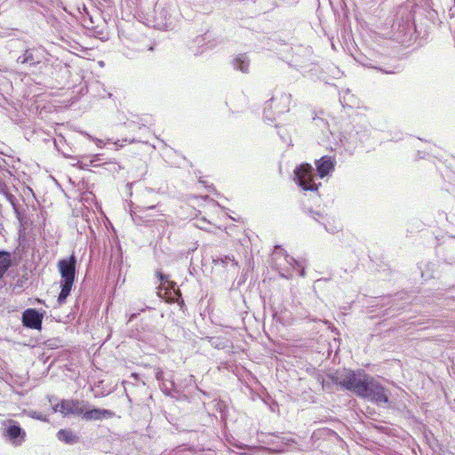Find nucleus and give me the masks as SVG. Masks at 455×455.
<instances>
[{
	"mask_svg": "<svg viewBox=\"0 0 455 455\" xmlns=\"http://www.w3.org/2000/svg\"><path fill=\"white\" fill-rule=\"evenodd\" d=\"M337 383L377 404L387 403L389 392L373 377L363 372L347 371L340 377L336 378Z\"/></svg>",
	"mask_w": 455,
	"mask_h": 455,
	"instance_id": "1",
	"label": "nucleus"
},
{
	"mask_svg": "<svg viewBox=\"0 0 455 455\" xmlns=\"http://www.w3.org/2000/svg\"><path fill=\"white\" fill-rule=\"evenodd\" d=\"M314 168L308 164H302L294 171L297 184L305 191H316L317 184L314 181Z\"/></svg>",
	"mask_w": 455,
	"mask_h": 455,
	"instance_id": "2",
	"label": "nucleus"
},
{
	"mask_svg": "<svg viewBox=\"0 0 455 455\" xmlns=\"http://www.w3.org/2000/svg\"><path fill=\"white\" fill-rule=\"evenodd\" d=\"M53 411L60 412L62 416L68 415L83 416L86 409L84 401L75 399H63L52 407Z\"/></svg>",
	"mask_w": 455,
	"mask_h": 455,
	"instance_id": "3",
	"label": "nucleus"
},
{
	"mask_svg": "<svg viewBox=\"0 0 455 455\" xmlns=\"http://www.w3.org/2000/svg\"><path fill=\"white\" fill-rule=\"evenodd\" d=\"M76 259L74 254L67 259H61L58 262L59 272L61 276V283H74L76 276Z\"/></svg>",
	"mask_w": 455,
	"mask_h": 455,
	"instance_id": "4",
	"label": "nucleus"
},
{
	"mask_svg": "<svg viewBox=\"0 0 455 455\" xmlns=\"http://www.w3.org/2000/svg\"><path fill=\"white\" fill-rule=\"evenodd\" d=\"M283 258V260L292 267V269L298 270L300 276L305 275V269L301 264L297 261L294 258L289 256L284 249L276 245L273 251L272 262L277 269L281 268V263H278V259Z\"/></svg>",
	"mask_w": 455,
	"mask_h": 455,
	"instance_id": "5",
	"label": "nucleus"
},
{
	"mask_svg": "<svg viewBox=\"0 0 455 455\" xmlns=\"http://www.w3.org/2000/svg\"><path fill=\"white\" fill-rule=\"evenodd\" d=\"M42 321L43 315L35 308L26 309L22 314L23 325L28 328L40 330Z\"/></svg>",
	"mask_w": 455,
	"mask_h": 455,
	"instance_id": "6",
	"label": "nucleus"
},
{
	"mask_svg": "<svg viewBox=\"0 0 455 455\" xmlns=\"http://www.w3.org/2000/svg\"><path fill=\"white\" fill-rule=\"evenodd\" d=\"M4 435L12 444L20 445L25 440L26 433L20 426L12 424L4 429Z\"/></svg>",
	"mask_w": 455,
	"mask_h": 455,
	"instance_id": "7",
	"label": "nucleus"
},
{
	"mask_svg": "<svg viewBox=\"0 0 455 455\" xmlns=\"http://www.w3.org/2000/svg\"><path fill=\"white\" fill-rule=\"evenodd\" d=\"M270 102V107H274L278 114L285 113L290 109L291 95L290 93L282 92L280 95L273 97Z\"/></svg>",
	"mask_w": 455,
	"mask_h": 455,
	"instance_id": "8",
	"label": "nucleus"
},
{
	"mask_svg": "<svg viewBox=\"0 0 455 455\" xmlns=\"http://www.w3.org/2000/svg\"><path fill=\"white\" fill-rule=\"evenodd\" d=\"M335 164V158L328 156H322L319 160H316L315 165L320 178H324L331 173L334 170Z\"/></svg>",
	"mask_w": 455,
	"mask_h": 455,
	"instance_id": "9",
	"label": "nucleus"
},
{
	"mask_svg": "<svg viewBox=\"0 0 455 455\" xmlns=\"http://www.w3.org/2000/svg\"><path fill=\"white\" fill-rule=\"evenodd\" d=\"M115 415V413L107 409H91L87 410V408L84 410L83 418L86 420H100L103 419H110Z\"/></svg>",
	"mask_w": 455,
	"mask_h": 455,
	"instance_id": "10",
	"label": "nucleus"
},
{
	"mask_svg": "<svg viewBox=\"0 0 455 455\" xmlns=\"http://www.w3.org/2000/svg\"><path fill=\"white\" fill-rule=\"evenodd\" d=\"M12 266V253L6 251H0V279Z\"/></svg>",
	"mask_w": 455,
	"mask_h": 455,
	"instance_id": "11",
	"label": "nucleus"
},
{
	"mask_svg": "<svg viewBox=\"0 0 455 455\" xmlns=\"http://www.w3.org/2000/svg\"><path fill=\"white\" fill-rule=\"evenodd\" d=\"M250 60L245 54H239L234 60V68L243 73L249 71Z\"/></svg>",
	"mask_w": 455,
	"mask_h": 455,
	"instance_id": "12",
	"label": "nucleus"
},
{
	"mask_svg": "<svg viewBox=\"0 0 455 455\" xmlns=\"http://www.w3.org/2000/svg\"><path fill=\"white\" fill-rule=\"evenodd\" d=\"M57 437L60 441H62L68 444L76 443L78 437L73 434L71 430L61 429L57 433Z\"/></svg>",
	"mask_w": 455,
	"mask_h": 455,
	"instance_id": "13",
	"label": "nucleus"
},
{
	"mask_svg": "<svg viewBox=\"0 0 455 455\" xmlns=\"http://www.w3.org/2000/svg\"><path fill=\"white\" fill-rule=\"evenodd\" d=\"M123 263V255L121 248L118 247L113 250L110 257V267L113 270H119Z\"/></svg>",
	"mask_w": 455,
	"mask_h": 455,
	"instance_id": "14",
	"label": "nucleus"
},
{
	"mask_svg": "<svg viewBox=\"0 0 455 455\" xmlns=\"http://www.w3.org/2000/svg\"><path fill=\"white\" fill-rule=\"evenodd\" d=\"M72 286H73V283L60 282L61 291L58 296V302L60 305L66 302V299L69 296L70 291L72 290Z\"/></svg>",
	"mask_w": 455,
	"mask_h": 455,
	"instance_id": "15",
	"label": "nucleus"
},
{
	"mask_svg": "<svg viewBox=\"0 0 455 455\" xmlns=\"http://www.w3.org/2000/svg\"><path fill=\"white\" fill-rule=\"evenodd\" d=\"M0 194L4 196V197L7 199L9 203H11L12 205L15 204V196L9 193L7 186L5 182L0 178Z\"/></svg>",
	"mask_w": 455,
	"mask_h": 455,
	"instance_id": "16",
	"label": "nucleus"
},
{
	"mask_svg": "<svg viewBox=\"0 0 455 455\" xmlns=\"http://www.w3.org/2000/svg\"><path fill=\"white\" fill-rule=\"evenodd\" d=\"M25 57H26V64L29 66H34L37 63H39V60L35 57L34 52L31 49L25 51Z\"/></svg>",
	"mask_w": 455,
	"mask_h": 455,
	"instance_id": "17",
	"label": "nucleus"
},
{
	"mask_svg": "<svg viewBox=\"0 0 455 455\" xmlns=\"http://www.w3.org/2000/svg\"><path fill=\"white\" fill-rule=\"evenodd\" d=\"M323 226L324 227V229L330 234L338 233L341 229L340 226L331 223L330 221V218L326 222L323 223Z\"/></svg>",
	"mask_w": 455,
	"mask_h": 455,
	"instance_id": "18",
	"label": "nucleus"
},
{
	"mask_svg": "<svg viewBox=\"0 0 455 455\" xmlns=\"http://www.w3.org/2000/svg\"><path fill=\"white\" fill-rule=\"evenodd\" d=\"M309 214L312 219H314L315 221L322 225L323 223L326 222L329 219V217H327L326 215H323V213L315 211H310Z\"/></svg>",
	"mask_w": 455,
	"mask_h": 455,
	"instance_id": "19",
	"label": "nucleus"
},
{
	"mask_svg": "<svg viewBox=\"0 0 455 455\" xmlns=\"http://www.w3.org/2000/svg\"><path fill=\"white\" fill-rule=\"evenodd\" d=\"M275 438L277 440L276 443H280L281 445L279 446L278 449H276L277 451H284V446L285 445H288L290 440L289 439H285L284 437H280V436H275Z\"/></svg>",
	"mask_w": 455,
	"mask_h": 455,
	"instance_id": "20",
	"label": "nucleus"
},
{
	"mask_svg": "<svg viewBox=\"0 0 455 455\" xmlns=\"http://www.w3.org/2000/svg\"><path fill=\"white\" fill-rule=\"evenodd\" d=\"M214 262L216 263H221V264H227L228 262L229 261H233V259H231L230 256H223V257H219L217 258L216 259L213 260Z\"/></svg>",
	"mask_w": 455,
	"mask_h": 455,
	"instance_id": "21",
	"label": "nucleus"
},
{
	"mask_svg": "<svg viewBox=\"0 0 455 455\" xmlns=\"http://www.w3.org/2000/svg\"><path fill=\"white\" fill-rule=\"evenodd\" d=\"M29 415L33 419H40V420H43V421H46L47 420L45 416H44L42 413H39V412H36V411H31L29 413Z\"/></svg>",
	"mask_w": 455,
	"mask_h": 455,
	"instance_id": "22",
	"label": "nucleus"
},
{
	"mask_svg": "<svg viewBox=\"0 0 455 455\" xmlns=\"http://www.w3.org/2000/svg\"><path fill=\"white\" fill-rule=\"evenodd\" d=\"M155 374H156V378L157 380H159V381H164V371L161 369L157 368L156 370V373Z\"/></svg>",
	"mask_w": 455,
	"mask_h": 455,
	"instance_id": "23",
	"label": "nucleus"
},
{
	"mask_svg": "<svg viewBox=\"0 0 455 455\" xmlns=\"http://www.w3.org/2000/svg\"><path fill=\"white\" fill-rule=\"evenodd\" d=\"M17 62L20 64H26L25 52L17 58Z\"/></svg>",
	"mask_w": 455,
	"mask_h": 455,
	"instance_id": "24",
	"label": "nucleus"
},
{
	"mask_svg": "<svg viewBox=\"0 0 455 455\" xmlns=\"http://www.w3.org/2000/svg\"><path fill=\"white\" fill-rule=\"evenodd\" d=\"M164 381H165V379L163 381L161 388H162L163 391L165 392V391H167L169 389V387H168L167 384Z\"/></svg>",
	"mask_w": 455,
	"mask_h": 455,
	"instance_id": "25",
	"label": "nucleus"
},
{
	"mask_svg": "<svg viewBox=\"0 0 455 455\" xmlns=\"http://www.w3.org/2000/svg\"><path fill=\"white\" fill-rule=\"evenodd\" d=\"M96 145H97L98 147H100V148H102V146H103V142H102V140H97V141H96Z\"/></svg>",
	"mask_w": 455,
	"mask_h": 455,
	"instance_id": "26",
	"label": "nucleus"
},
{
	"mask_svg": "<svg viewBox=\"0 0 455 455\" xmlns=\"http://www.w3.org/2000/svg\"><path fill=\"white\" fill-rule=\"evenodd\" d=\"M99 160H100V155H96V156H94V159L92 160V163L99 161Z\"/></svg>",
	"mask_w": 455,
	"mask_h": 455,
	"instance_id": "27",
	"label": "nucleus"
},
{
	"mask_svg": "<svg viewBox=\"0 0 455 455\" xmlns=\"http://www.w3.org/2000/svg\"><path fill=\"white\" fill-rule=\"evenodd\" d=\"M264 115H265V117H266V118H268V114H267V108H265V109H264Z\"/></svg>",
	"mask_w": 455,
	"mask_h": 455,
	"instance_id": "28",
	"label": "nucleus"
},
{
	"mask_svg": "<svg viewBox=\"0 0 455 455\" xmlns=\"http://www.w3.org/2000/svg\"><path fill=\"white\" fill-rule=\"evenodd\" d=\"M155 206L154 205H151V206H148V207H145V209H154Z\"/></svg>",
	"mask_w": 455,
	"mask_h": 455,
	"instance_id": "29",
	"label": "nucleus"
},
{
	"mask_svg": "<svg viewBox=\"0 0 455 455\" xmlns=\"http://www.w3.org/2000/svg\"><path fill=\"white\" fill-rule=\"evenodd\" d=\"M159 277L162 281L164 280V275L162 274H159Z\"/></svg>",
	"mask_w": 455,
	"mask_h": 455,
	"instance_id": "30",
	"label": "nucleus"
},
{
	"mask_svg": "<svg viewBox=\"0 0 455 455\" xmlns=\"http://www.w3.org/2000/svg\"><path fill=\"white\" fill-rule=\"evenodd\" d=\"M170 386L172 387L173 386V382L170 380Z\"/></svg>",
	"mask_w": 455,
	"mask_h": 455,
	"instance_id": "31",
	"label": "nucleus"
}]
</instances>
